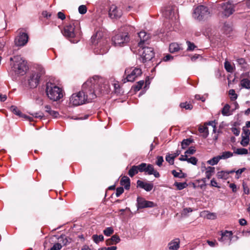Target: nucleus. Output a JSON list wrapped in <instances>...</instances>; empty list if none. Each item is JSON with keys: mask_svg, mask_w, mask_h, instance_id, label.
I'll list each match as a JSON object with an SVG mask.
<instances>
[{"mask_svg": "<svg viewBox=\"0 0 250 250\" xmlns=\"http://www.w3.org/2000/svg\"><path fill=\"white\" fill-rule=\"evenodd\" d=\"M109 82L107 80L95 76L83 84L81 91L87 99V102L89 103L98 95L109 92Z\"/></svg>", "mask_w": 250, "mask_h": 250, "instance_id": "obj_1", "label": "nucleus"}, {"mask_svg": "<svg viewBox=\"0 0 250 250\" xmlns=\"http://www.w3.org/2000/svg\"><path fill=\"white\" fill-rule=\"evenodd\" d=\"M63 35L68 39L71 42H77L78 40H73L81 35L80 23L78 21H72L65 25L62 31Z\"/></svg>", "mask_w": 250, "mask_h": 250, "instance_id": "obj_2", "label": "nucleus"}, {"mask_svg": "<svg viewBox=\"0 0 250 250\" xmlns=\"http://www.w3.org/2000/svg\"><path fill=\"white\" fill-rule=\"evenodd\" d=\"M103 33L97 31L95 35L91 37V42L93 44H97V46L94 48V52L97 54L103 55L106 53L109 50V46L105 40L102 39Z\"/></svg>", "mask_w": 250, "mask_h": 250, "instance_id": "obj_3", "label": "nucleus"}, {"mask_svg": "<svg viewBox=\"0 0 250 250\" xmlns=\"http://www.w3.org/2000/svg\"><path fill=\"white\" fill-rule=\"evenodd\" d=\"M45 92L48 98L53 101H57L63 97L62 89L51 82L46 83Z\"/></svg>", "mask_w": 250, "mask_h": 250, "instance_id": "obj_4", "label": "nucleus"}, {"mask_svg": "<svg viewBox=\"0 0 250 250\" xmlns=\"http://www.w3.org/2000/svg\"><path fill=\"white\" fill-rule=\"evenodd\" d=\"M10 61H13L14 63L13 65V70L17 74L23 75L27 69L26 62L21 56H14L10 58Z\"/></svg>", "mask_w": 250, "mask_h": 250, "instance_id": "obj_5", "label": "nucleus"}, {"mask_svg": "<svg viewBox=\"0 0 250 250\" xmlns=\"http://www.w3.org/2000/svg\"><path fill=\"white\" fill-rule=\"evenodd\" d=\"M37 72H33L28 79V85L30 88L36 87L39 83L40 79L42 75L44 74L45 71L42 66L38 65Z\"/></svg>", "mask_w": 250, "mask_h": 250, "instance_id": "obj_6", "label": "nucleus"}, {"mask_svg": "<svg viewBox=\"0 0 250 250\" xmlns=\"http://www.w3.org/2000/svg\"><path fill=\"white\" fill-rule=\"evenodd\" d=\"M210 16V13L208 7L200 5L193 11V17L199 21H205Z\"/></svg>", "mask_w": 250, "mask_h": 250, "instance_id": "obj_7", "label": "nucleus"}, {"mask_svg": "<svg viewBox=\"0 0 250 250\" xmlns=\"http://www.w3.org/2000/svg\"><path fill=\"white\" fill-rule=\"evenodd\" d=\"M139 55L140 56V61L145 63L150 61L154 56L153 49L149 47L143 46L139 49Z\"/></svg>", "mask_w": 250, "mask_h": 250, "instance_id": "obj_8", "label": "nucleus"}, {"mask_svg": "<svg viewBox=\"0 0 250 250\" xmlns=\"http://www.w3.org/2000/svg\"><path fill=\"white\" fill-rule=\"evenodd\" d=\"M142 74L141 69L137 67L134 68H128L125 70V79L124 80V83L126 82H133Z\"/></svg>", "mask_w": 250, "mask_h": 250, "instance_id": "obj_9", "label": "nucleus"}, {"mask_svg": "<svg viewBox=\"0 0 250 250\" xmlns=\"http://www.w3.org/2000/svg\"><path fill=\"white\" fill-rule=\"evenodd\" d=\"M129 41L128 33H119L116 34L112 38V43L115 46H124Z\"/></svg>", "mask_w": 250, "mask_h": 250, "instance_id": "obj_10", "label": "nucleus"}, {"mask_svg": "<svg viewBox=\"0 0 250 250\" xmlns=\"http://www.w3.org/2000/svg\"><path fill=\"white\" fill-rule=\"evenodd\" d=\"M70 102L74 106H78L87 103V99L82 91L73 94L70 98Z\"/></svg>", "mask_w": 250, "mask_h": 250, "instance_id": "obj_11", "label": "nucleus"}, {"mask_svg": "<svg viewBox=\"0 0 250 250\" xmlns=\"http://www.w3.org/2000/svg\"><path fill=\"white\" fill-rule=\"evenodd\" d=\"M128 172H156L153 165L141 163L138 166H133Z\"/></svg>", "mask_w": 250, "mask_h": 250, "instance_id": "obj_12", "label": "nucleus"}, {"mask_svg": "<svg viewBox=\"0 0 250 250\" xmlns=\"http://www.w3.org/2000/svg\"><path fill=\"white\" fill-rule=\"evenodd\" d=\"M162 14L166 19L172 21L176 19L174 7L171 3H168L162 9Z\"/></svg>", "mask_w": 250, "mask_h": 250, "instance_id": "obj_13", "label": "nucleus"}, {"mask_svg": "<svg viewBox=\"0 0 250 250\" xmlns=\"http://www.w3.org/2000/svg\"><path fill=\"white\" fill-rule=\"evenodd\" d=\"M222 14L226 17L230 16L234 12V5L230 1H228L222 4Z\"/></svg>", "mask_w": 250, "mask_h": 250, "instance_id": "obj_14", "label": "nucleus"}, {"mask_svg": "<svg viewBox=\"0 0 250 250\" xmlns=\"http://www.w3.org/2000/svg\"><path fill=\"white\" fill-rule=\"evenodd\" d=\"M28 39V35L26 33L20 31L15 39V44L17 46H23L27 43Z\"/></svg>", "mask_w": 250, "mask_h": 250, "instance_id": "obj_15", "label": "nucleus"}, {"mask_svg": "<svg viewBox=\"0 0 250 250\" xmlns=\"http://www.w3.org/2000/svg\"><path fill=\"white\" fill-rule=\"evenodd\" d=\"M137 206L138 209H140L152 208L155 206V204L152 201H146L142 197H138L137 199Z\"/></svg>", "mask_w": 250, "mask_h": 250, "instance_id": "obj_16", "label": "nucleus"}, {"mask_svg": "<svg viewBox=\"0 0 250 250\" xmlns=\"http://www.w3.org/2000/svg\"><path fill=\"white\" fill-rule=\"evenodd\" d=\"M153 184L149 182L138 180L137 181V187L143 189L147 192L150 191L153 188Z\"/></svg>", "mask_w": 250, "mask_h": 250, "instance_id": "obj_17", "label": "nucleus"}, {"mask_svg": "<svg viewBox=\"0 0 250 250\" xmlns=\"http://www.w3.org/2000/svg\"><path fill=\"white\" fill-rule=\"evenodd\" d=\"M122 15V11L115 5H112L109 10V16L111 19H118Z\"/></svg>", "mask_w": 250, "mask_h": 250, "instance_id": "obj_18", "label": "nucleus"}, {"mask_svg": "<svg viewBox=\"0 0 250 250\" xmlns=\"http://www.w3.org/2000/svg\"><path fill=\"white\" fill-rule=\"evenodd\" d=\"M138 35L140 40L138 43V46L140 47H142L143 46H144V44L149 40L150 36L145 31H141L138 33Z\"/></svg>", "mask_w": 250, "mask_h": 250, "instance_id": "obj_19", "label": "nucleus"}, {"mask_svg": "<svg viewBox=\"0 0 250 250\" xmlns=\"http://www.w3.org/2000/svg\"><path fill=\"white\" fill-rule=\"evenodd\" d=\"M232 233L231 231L226 230L222 232L221 237L218 239L219 241L225 243L227 241L230 242L232 239Z\"/></svg>", "mask_w": 250, "mask_h": 250, "instance_id": "obj_20", "label": "nucleus"}, {"mask_svg": "<svg viewBox=\"0 0 250 250\" xmlns=\"http://www.w3.org/2000/svg\"><path fill=\"white\" fill-rule=\"evenodd\" d=\"M10 109L14 114H15L20 117H23V118H26L27 120H28L29 121H31L32 120V117H28L25 115L21 113V110L20 109H19L17 108V107H16V106L12 105L10 107Z\"/></svg>", "mask_w": 250, "mask_h": 250, "instance_id": "obj_21", "label": "nucleus"}, {"mask_svg": "<svg viewBox=\"0 0 250 250\" xmlns=\"http://www.w3.org/2000/svg\"><path fill=\"white\" fill-rule=\"evenodd\" d=\"M168 249L169 250H178L180 247V240L178 238L174 239L168 243Z\"/></svg>", "mask_w": 250, "mask_h": 250, "instance_id": "obj_22", "label": "nucleus"}, {"mask_svg": "<svg viewBox=\"0 0 250 250\" xmlns=\"http://www.w3.org/2000/svg\"><path fill=\"white\" fill-rule=\"evenodd\" d=\"M121 241V239L119 236L117 235H113L111 238L107 239L106 241L107 246H112L119 243Z\"/></svg>", "mask_w": 250, "mask_h": 250, "instance_id": "obj_23", "label": "nucleus"}, {"mask_svg": "<svg viewBox=\"0 0 250 250\" xmlns=\"http://www.w3.org/2000/svg\"><path fill=\"white\" fill-rule=\"evenodd\" d=\"M120 184L121 186H124L125 189H129L130 186L129 178L127 176H123L120 180Z\"/></svg>", "mask_w": 250, "mask_h": 250, "instance_id": "obj_24", "label": "nucleus"}, {"mask_svg": "<svg viewBox=\"0 0 250 250\" xmlns=\"http://www.w3.org/2000/svg\"><path fill=\"white\" fill-rule=\"evenodd\" d=\"M241 85L242 87L250 89V78H244L241 81Z\"/></svg>", "mask_w": 250, "mask_h": 250, "instance_id": "obj_25", "label": "nucleus"}, {"mask_svg": "<svg viewBox=\"0 0 250 250\" xmlns=\"http://www.w3.org/2000/svg\"><path fill=\"white\" fill-rule=\"evenodd\" d=\"M230 105L229 104H226L221 110L222 114L224 116H229L231 114L229 112Z\"/></svg>", "mask_w": 250, "mask_h": 250, "instance_id": "obj_26", "label": "nucleus"}, {"mask_svg": "<svg viewBox=\"0 0 250 250\" xmlns=\"http://www.w3.org/2000/svg\"><path fill=\"white\" fill-rule=\"evenodd\" d=\"M193 142V140L190 138L184 139L181 142V146L182 149H185L187 148L190 144Z\"/></svg>", "mask_w": 250, "mask_h": 250, "instance_id": "obj_27", "label": "nucleus"}, {"mask_svg": "<svg viewBox=\"0 0 250 250\" xmlns=\"http://www.w3.org/2000/svg\"><path fill=\"white\" fill-rule=\"evenodd\" d=\"M180 50V47L177 43H171L169 46V50L171 53H174L178 52Z\"/></svg>", "mask_w": 250, "mask_h": 250, "instance_id": "obj_28", "label": "nucleus"}, {"mask_svg": "<svg viewBox=\"0 0 250 250\" xmlns=\"http://www.w3.org/2000/svg\"><path fill=\"white\" fill-rule=\"evenodd\" d=\"M92 239L96 244H98L100 242H102L104 240V237L102 234L99 235L94 234L92 236Z\"/></svg>", "mask_w": 250, "mask_h": 250, "instance_id": "obj_29", "label": "nucleus"}, {"mask_svg": "<svg viewBox=\"0 0 250 250\" xmlns=\"http://www.w3.org/2000/svg\"><path fill=\"white\" fill-rule=\"evenodd\" d=\"M199 131L201 133H204V138H206L208 135V128L206 125L200 126Z\"/></svg>", "mask_w": 250, "mask_h": 250, "instance_id": "obj_30", "label": "nucleus"}, {"mask_svg": "<svg viewBox=\"0 0 250 250\" xmlns=\"http://www.w3.org/2000/svg\"><path fill=\"white\" fill-rule=\"evenodd\" d=\"M221 160L220 157L219 155L214 157L212 159H210L208 161L207 163L211 166H214L216 164H217L218 162Z\"/></svg>", "mask_w": 250, "mask_h": 250, "instance_id": "obj_31", "label": "nucleus"}, {"mask_svg": "<svg viewBox=\"0 0 250 250\" xmlns=\"http://www.w3.org/2000/svg\"><path fill=\"white\" fill-rule=\"evenodd\" d=\"M179 106L181 108H185L186 110H191L193 108V105L187 102L181 103Z\"/></svg>", "mask_w": 250, "mask_h": 250, "instance_id": "obj_32", "label": "nucleus"}, {"mask_svg": "<svg viewBox=\"0 0 250 250\" xmlns=\"http://www.w3.org/2000/svg\"><path fill=\"white\" fill-rule=\"evenodd\" d=\"M174 186L176 187L177 189L182 190L186 188L188 186V184L186 182L179 183L176 182L174 183Z\"/></svg>", "mask_w": 250, "mask_h": 250, "instance_id": "obj_33", "label": "nucleus"}, {"mask_svg": "<svg viewBox=\"0 0 250 250\" xmlns=\"http://www.w3.org/2000/svg\"><path fill=\"white\" fill-rule=\"evenodd\" d=\"M233 156V153L230 151L223 152L222 155H219L221 159H226Z\"/></svg>", "mask_w": 250, "mask_h": 250, "instance_id": "obj_34", "label": "nucleus"}, {"mask_svg": "<svg viewBox=\"0 0 250 250\" xmlns=\"http://www.w3.org/2000/svg\"><path fill=\"white\" fill-rule=\"evenodd\" d=\"M234 153L238 155L247 154L248 153V150L245 148H239L236 149Z\"/></svg>", "mask_w": 250, "mask_h": 250, "instance_id": "obj_35", "label": "nucleus"}, {"mask_svg": "<svg viewBox=\"0 0 250 250\" xmlns=\"http://www.w3.org/2000/svg\"><path fill=\"white\" fill-rule=\"evenodd\" d=\"M175 158L171 154H167L166 156V160L170 165H173L174 164Z\"/></svg>", "mask_w": 250, "mask_h": 250, "instance_id": "obj_36", "label": "nucleus"}, {"mask_svg": "<svg viewBox=\"0 0 250 250\" xmlns=\"http://www.w3.org/2000/svg\"><path fill=\"white\" fill-rule=\"evenodd\" d=\"M242 130L243 133L241 135V137L250 138V130L246 128V127H243Z\"/></svg>", "mask_w": 250, "mask_h": 250, "instance_id": "obj_37", "label": "nucleus"}, {"mask_svg": "<svg viewBox=\"0 0 250 250\" xmlns=\"http://www.w3.org/2000/svg\"><path fill=\"white\" fill-rule=\"evenodd\" d=\"M114 232V230L111 227H108L104 230V233L105 236H109Z\"/></svg>", "mask_w": 250, "mask_h": 250, "instance_id": "obj_38", "label": "nucleus"}, {"mask_svg": "<svg viewBox=\"0 0 250 250\" xmlns=\"http://www.w3.org/2000/svg\"><path fill=\"white\" fill-rule=\"evenodd\" d=\"M204 213L206 214V217L208 219H214L216 217V215L214 213H210L208 211H205Z\"/></svg>", "mask_w": 250, "mask_h": 250, "instance_id": "obj_39", "label": "nucleus"}, {"mask_svg": "<svg viewBox=\"0 0 250 250\" xmlns=\"http://www.w3.org/2000/svg\"><path fill=\"white\" fill-rule=\"evenodd\" d=\"M78 11L81 14H84L87 12L86 6L84 5H81L79 7Z\"/></svg>", "mask_w": 250, "mask_h": 250, "instance_id": "obj_40", "label": "nucleus"}, {"mask_svg": "<svg viewBox=\"0 0 250 250\" xmlns=\"http://www.w3.org/2000/svg\"><path fill=\"white\" fill-rule=\"evenodd\" d=\"M224 66L226 70L228 72H231L232 71L233 68L229 62L226 61L224 63Z\"/></svg>", "mask_w": 250, "mask_h": 250, "instance_id": "obj_41", "label": "nucleus"}, {"mask_svg": "<svg viewBox=\"0 0 250 250\" xmlns=\"http://www.w3.org/2000/svg\"><path fill=\"white\" fill-rule=\"evenodd\" d=\"M236 63L241 67H244V65L246 63V61L244 58H238L236 60Z\"/></svg>", "mask_w": 250, "mask_h": 250, "instance_id": "obj_42", "label": "nucleus"}, {"mask_svg": "<svg viewBox=\"0 0 250 250\" xmlns=\"http://www.w3.org/2000/svg\"><path fill=\"white\" fill-rule=\"evenodd\" d=\"M250 138L246 137H242V140L240 142L241 145L243 146H246L249 144Z\"/></svg>", "mask_w": 250, "mask_h": 250, "instance_id": "obj_43", "label": "nucleus"}, {"mask_svg": "<svg viewBox=\"0 0 250 250\" xmlns=\"http://www.w3.org/2000/svg\"><path fill=\"white\" fill-rule=\"evenodd\" d=\"M144 83V81H140L137 82V84L134 87V90L136 91H139L140 90Z\"/></svg>", "mask_w": 250, "mask_h": 250, "instance_id": "obj_44", "label": "nucleus"}, {"mask_svg": "<svg viewBox=\"0 0 250 250\" xmlns=\"http://www.w3.org/2000/svg\"><path fill=\"white\" fill-rule=\"evenodd\" d=\"M196 151V149L194 146H191L189 147L188 149L185 151V154H193Z\"/></svg>", "mask_w": 250, "mask_h": 250, "instance_id": "obj_45", "label": "nucleus"}, {"mask_svg": "<svg viewBox=\"0 0 250 250\" xmlns=\"http://www.w3.org/2000/svg\"><path fill=\"white\" fill-rule=\"evenodd\" d=\"M197 159L195 157H191L190 158H188V157L187 162H188V163H190L193 165H196L197 162Z\"/></svg>", "mask_w": 250, "mask_h": 250, "instance_id": "obj_46", "label": "nucleus"}, {"mask_svg": "<svg viewBox=\"0 0 250 250\" xmlns=\"http://www.w3.org/2000/svg\"><path fill=\"white\" fill-rule=\"evenodd\" d=\"M59 240L60 242H62V244L64 246L66 245L67 243L69 242L68 239L66 238V237H65L64 235H61L59 237Z\"/></svg>", "mask_w": 250, "mask_h": 250, "instance_id": "obj_47", "label": "nucleus"}, {"mask_svg": "<svg viewBox=\"0 0 250 250\" xmlns=\"http://www.w3.org/2000/svg\"><path fill=\"white\" fill-rule=\"evenodd\" d=\"M187 43L188 44V50L192 51L196 47L193 43L189 41H187Z\"/></svg>", "mask_w": 250, "mask_h": 250, "instance_id": "obj_48", "label": "nucleus"}, {"mask_svg": "<svg viewBox=\"0 0 250 250\" xmlns=\"http://www.w3.org/2000/svg\"><path fill=\"white\" fill-rule=\"evenodd\" d=\"M164 162L163 157L161 156H158L157 157L156 164L158 166H161L162 165L163 162Z\"/></svg>", "mask_w": 250, "mask_h": 250, "instance_id": "obj_49", "label": "nucleus"}, {"mask_svg": "<svg viewBox=\"0 0 250 250\" xmlns=\"http://www.w3.org/2000/svg\"><path fill=\"white\" fill-rule=\"evenodd\" d=\"M229 94L231 96V100L233 101L237 98V95L235 93L234 89H230L229 91Z\"/></svg>", "mask_w": 250, "mask_h": 250, "instance_id": "obj_50", "label": "nucleus"}, {"mask_svg": "<svg viewBox=\"0 0 250 250\" xmlns=\"http://www.w3.org/2000/svg\"><path fill=\"white\" fill-rule=\"evenodd\" d=\"M124 191V188L123 187H119L116 189V197H119Z\"/></svg>", "mask_w": 250, "mask_h": 250, "instance_id": "obj_51", "label": "nucleus"}, {"mask_svg": "<svg viewBox=\"0 0 250 250\" xmlns=\"http://www.w3.org/2000/svg\"><path fill=\"white\" fill-rule=\"evenodd\" d=\"M62 246L60 243H55L50 249V250H60L62 249Z\"/></svg>", "mask_w": 250, "mask_h": 250, "instance_id": "obj_52", "label": "nucleus"}, {"mask_svg": "<svg viewBox=\"0 0 250 250\" xmlns=\"http://www.w3.org/2000/svg\"><path fill=\"white\" fill-rule=\"evenodd\" d=\"M174 177H178V178H184L186 176V174L185 173H172Z\"/></svg>", "mask_w": 250, "mask_h": 250, "instance_id": "obj_53", "label": "nucleus"}, {"mask_svg": "<svg viewBox=\"0 0 250 250\" xmlns=\"http://www.w3.org/2000/svg\"><path fill=\"white\" fill-rule=\"evenodd\" d=\"M33 117L36 118H42L43 117V114L42 112H36L32 114Z\"/></svg>", "mask_w": 250, "mask_h": 250, "instance_id": "obj_54", "label": "nucleus"}, {"mask_svg": "<svg viewBox=\"0 0 250 250\" xmlns=\"http://www.w3.org/2000/svg\"><path fill=\"white\" fill-rule=\"evenodd\" d=\"M231 131L236 136H238L240 132V130L239 128H237L236 127H232L231 128Z\"/></svg>", "mask_w": 250, "mask_h": 250, "instance_id": "obj_55", "label": "nucleus"}, {"mask_svg": "<svg viewBox=\"0 0 250 250\" xmlns=\"http://www.w3.org/2000/svg\"><path fill=\"white\" fill-rule=\"evenodd\" d=\"M114 88L116 93H120V85L118 83H114Z\"/></svg>", "mask_w": 250, "mask_h": 250, "instance_id": "obj_56", "label": "nucleus"}, {"mask_svg": "<svg viewBox=\"0 0 250 250\" xmlns=\"http://www.w3.org/2000/svg\"><path fill=\"white\" fill-rule=\"evenodd\" d=\"M58 18L62 20H63L65 19V14L62 12H59L57 14Z\"/></svg>", "mask_w": 250, "mask_h": 250, "instance_id": "obj_57", "label": "nucleus"}, {"mask_svg": "<svg viewBox=\"0 0 250 250\" xmlns=\"http://www.w3.org/2000/svg\"><path fill=\"white\" fill-rule=\"evenodd\" d=\"M173 58V57L172 56H171L170 54H167L163 58V61L165 62H167L169 60H172Z\"/></svg>", "mask_w": 250, "mask_h": 250, "instance_id": "obj_58", "label": "nucleus"}, {"mask_svg": "<svg viewBox=\"0 0 250 250\" xmlns=\"http://www.w3.org/2000/svg\"><path fill=\"white\" fill-rule=\"evenodd\" d=\"M49 114L54 118H57L59 115V112L54 110H52Z\"/></svg>", "mask_w": 250, "mask_h": 250, "instance_id": "obj_59", "label": "nucleus"}, {"mask_svg": "<svg viewBox=\"0 0 250 250\" xmlns=\"http://www.w3.org/2000/svg\"><path fill=\"white\" fill-rule=\"evenodd\" d=\"M210 185L212 187H217V188H220V187L218 186V183H217V182L215 180H214V179H212V180H211Z\"/></svg>", "mask_w": 250, "mask_h": 250, "instance_id": "obj_60", "label": "nucleus"}, {"mask_svg": "<svg viewBox=\"0 0 250 250\" xmlns=\"http://www.w3.org/2000/svg\"><path fill=\"white\" fill-rule=\"evenodd\" d=\"M229 188H231L233 192H235L237 190V188H236V186L235 184L234 183H231L229 186Z\"/></svg>", "mask_w": 250, "mask_h": 250, "instance_id": "obj_61", "label": "nucleus"}, {"mask_svg": "<svg viewBox=\"0 0 250 250\" xmlns=\"http://www.w3.org/2000/svg\"><path fill=\"white\" fill-rule=\"evenodd\" d=\"M192 211V209L190 208H185L183 209V214H187L189 212Z\"/></svg>", "mask_w": 250, "mask_h": 250, "instance_id": "obj_62", "label": "nucleus"}, {"mask_svg": "<svg viewBox=\"0 0 250 250\" xmlns=\"http://www.w3.org/2000/svg\"><path fill=\"white\" fill-rule=\"evenodd\" d=\"M239 223L240 225L245 226V225H247V222L245 219L242 218V219H240L239 220Z\"/></svg>", "mask_w": 250, "mask_h": 250, "instance_id": "obj_63", "label": "nucleus"}, {"mask_svg": "<svg viewBox=\"0 0 250 250\" xmlns=\"http://www.w3.org/2000/svg\"><path fill=\"white\" fill-rule=\"evenodd\" d=\"M187 158L188 155L185 154L184 155H182L179 159L182 161H187Z\"/></svg>", "mask_w": 250, "mask_h": 250, "instance_id": "obj_64", "label": "nucleus"}]
</instances>
